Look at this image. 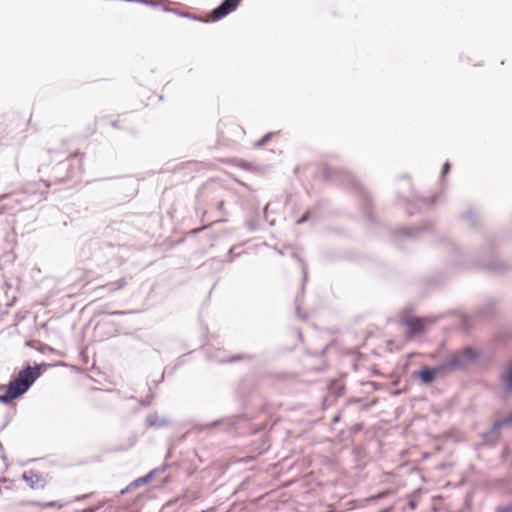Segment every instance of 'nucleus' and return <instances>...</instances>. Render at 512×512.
<instances>
[{
    "instance_id": "nucleus-1",
    "label": "nucleus",
    "mask_w": 512,
    "mask_h": 512,
    "mask_svg": "<svg viewBox=\"0 0 512 512\" xmlns=\"http://www.w3.org/2000/svg\"><path fill=\"white\" fill-rule=\"evenodd\" d=\"M41 376L40 365L26 366L18 373V376L11 380L5 394L0 395V402L9 403L26 393L33 383Z\"/></svg>"
},
{
    "instance_id": "nucleus-2",
    "label": "nucleus",
    "mask_w": 512,
    "mask_h": 512,
    "mask_svg": "<svg viewBox=\"0 0 512 512\" xmlns=\"http://www.w3.org/2000/svg\"><path fill=\"white\" fill-rule=\"evenodd\" d=\"M477 358V353L472 348H464L451 354L448 358L439 364V370L458 371L467 367Z\"/></svg>"
},
{
    "instance_id": "nucleus-3",
    "label": "nucleus",
    "mask_w": 512,
    "mask_h": 512,
    "mask_svg": "<svg viewBox=\"0 0 512 512\" xmlns=\"http://www.w3.org/2000/svg\"><path fill=\"white\" fill-rule=\"evenodd\" d=\"M402 323L406 327L407 337L412 338L424 332L427 321L424 318L408 316L402 320Z\"/></svg>"
},
{
    "instance_id": "nucleus-4",
    "label": "nucleus",
    "mask_w": 512,
    "mask_h": 512,
    "mask_svg": "<svg viewBox=\"0 0 512 512\" xmlns=\"http://www.w3.org/2000/svg\"><path fill=\"white\" fill-rule=\"evenodd\" d=\"M241 0H223L219 6L212 10L213 20H219L235 11Z\"/></svg>"
},
{
    "instance_id": "nucleus-5",
    "label": "nucleus",
    "mask_w": 512,
    "mask_h": 512,
    "mask_svg": "<svg viewBox=\"0 0 512 512\" xmlns=\"http://www.w3.org/2000/svg\"><path fill=\"white\" fill-rule=\"evenodd\" d=\"M510 427H512V412L508 416L504 417L503 419L497 420L493 424L489 434L492 435L494 438H497V437H499L501 431L504 428H510Z\"/></svg>"
},
{
    "instance_id": "nucleus-6",
    "label": "nucleus",
    "mask_w": 512,
    "mask_h": 512,
    "mask_svg": "<svg viewBox=\"0 0 512 512\" xmlns=\"http://www.w3.org/2000/svg\"><path fill=\"white\" fill-rule=\"evenodd\" d=\"M439 370V367L437 369H429L425 368L422 370L414 371L413 377L420 379L423 384H430L435 380L437 371Z\"/></svg>"
},
{
    "instance_id": "nucleus-7",
    "label": "nucleus",
    "mask_w": 512,
    "mask_h": 512,
    "mask_svg": "<svg viewBox=\"0 0 512 512\" xmlns=\"http://www.w3.org/2000/svg\"><path fill=\"white\" fill-rule=\"evenodd\" d=\"M500 382L505 392L512 393V362L501 372Z\"/></svg>"
},
{
    "instance_id": "nucleus-8",
    "label": "nucleus",
    "mask_w": 512,
    "mask_h": 512,
    "mask_svg": "<svg viewBox=\"0 0 512 512\" xmlns=\"http://www.w3.org/2000/svg\"><path fill=\"white\" fill-rule=\"evenodd\" d=\"M170 423L166 417L159 418L156 413H151L146 417V425L151 428H162L168 426Z\"/></svg>"
},
{
    "instance_id": "nucleus-9",
    "label": "nucleus",
    "mask_w": 512,
    "mask_h": 512,
    "mask_svg": "<svg viewBox=\"0 0 512 512\" xmlns=\"http://www.w3.org/2000/svg\"><path fill=\"white\" fill-rule=\"evenodd\" d=\"M23 480L33 489L37 487L39 476L33 471H26L22 476Z\"/></svg>"
},
{
    "instance_id": "nucleus-10",
    "label": "nucleus",
    "mask_w": 512,
    "mask_h": 512,
    "mask_svg": "<svg viewBox=\"0 0 512 512\" xmlns=\"http://www.w3.org/2000/svg\"><path fill=\"white\" fill-rule=\"evenodd\" d=\"M125 284H126V281L124 279H119V280H116L114 282H111V283L105 285L103 288L112 292V291H116V290L123 288L125 286Z\"/></svg>"
},
{
    "instance_id": "nucleus-11",
    "label": "nucleus",
    "mask_w": 512,
    "mask_h": 512,
    "mask_svg": "<svg viewBox=\"0 0 512 512\" xmlns=\"http://www.w3.org/2000/svg\"><path fill=\"white\" fill-rule=\"evenodd\" d=\"M401 233L403 236H406V237H415L416 234L418 233V229H414V228H403L401 230Z\"/></svg>"
},
{
    "instance_id": "nucleus-12",
    "label": "nucleus",
    "mask_w": 512,
    "mask_h": 512,
    "mask_svg": "<svg viewBox=\"0 0 512 512\" xmlns=\"http://www.w3.org/2000/svg\"><path fill=\"white\" fill-rule=\"evenodd\" d=\"M273 135H274V133H272V132L267 133L262 139H260L259 141H257L255 143V146L265 145L272 138Z\"/></svg>"
},
{
    "instance_id": "nucleus-13",
    "label": "nucleus",
    "mask_w": 512,
    "mask_h": 512,
    "mask_svg": "<svg viewBox=\"0 0 512 512\" xmlns=\"http://www.w3.org/2000/svg\"><path fill=\"white\" fill-rule=\"evenodd\" d=\"M42 506L43 507H56L58 509H61L64 506V504L59 503L57 501H49V502L43 503Z\"/></svg>"
},
{
    "instance_id": "nucleus-14",
    "label": "nucleus",
    "mask_w": 512,
    "mask_h": 512,
    "mask_svg": "<svg viewBox=\"0 0 512 512\" xmlns=\"http://www.w3.org/2000/svg\"><path fill=\"white\" fill-rule=\"evenodd\" d=\"M449 170H450V164L448 162H445L442 167L441 176L446 175L449 172Z\"/></svg>"
},
{
    "instance_id": "nucleus-15",
    "label": "nucleus",
    "mask_w": 512,
    "mask_h": 512,
    "mask_svg": "<svg viewBox=\"0 0 512 512\" xmlns=\"http://www.w3.org/2000/svg\"><path fill=\"white\" fill-rule=\"evenodd\" d=\"M310 218V213L307 212L300 219L297 220V224H302Z\"/></svg>"
},
{
    "instance_id": "nucleus-16",
    "label": "nucleus",
    "mask_w": 512,
    "mask_h": 512,
    "mask_svg": "<svg viewBox=\"0 0 512 512\" xmlns=\"http://www.w3.org/2000/svg\"><path fill=\"white\" fill-rule=\"evenodd\" d=\"M152 474H153V471H151V472H150L148 475H146L145 477H142V478L138 479V480H137V483H138V482H142V483L147 482V481L151 478Z\"/></svg>"
},
{
    "instance_id": "nucleus-17",
    "label": "nucleus",
    "mask_w": 512,
    "mask_h": 512,
    "mask_svg": "<svg viewBox=\"0 0 512 512\" xmlns=\"http://www.w3.org/2000/svg\"><path fill=\"white\" fill-rule=\"evenodd\" d=\"M499 512H512V503L510 505H507V506L499 509Z\"/></svg>"
},
{
    "instance_id": "nucleus-18",
    "label": "nucleus",
    "mask_w": 512,
    "mask_h": 512,
    "mask_svg": "<svg viewBox=\"0 0 512 512\" xmlns=\"http://www.w3.org/2000/svg\"><path fill=\"white\" fill-rule=\"evenodd\" d=\"M467 218L470 220L471 224H474V213L472 211L467 213Z\"/></svg>"
},
{
    "instance_id": "nucleus-19",
    "label": "nucleus",
    "mask_w": 512,
    "mask_h": 512,
    "mask_svg": "<svg viewBox=\"0 0 512 512\" xmlns=\"http://www.w3.org/2000/svg\"><path fill=\"white\" fill-rule=\"evenodd\" d=\"M126 312H122V311H115L113 312L112 314H125Z\"/></svg>"
},
{
    "instance_id": "nucleus-20",
    "label": "nucleus",
    "mask_w": 512,
    "mask_h": 512,
    "mask_svg": "<svg viewBox=\"0 0 512 512\" xmlns=\"http://www.w3.org/2000/svg\"><path fill=\"white\" fill-rule=\"evenodd\" d=\"M434 202H435V199H432V200H431V201H429L427 204L432 205Z\"/></svg>"
},
{
    "instance_id": "nucleus-21",
    "label": "nucleus",
    "mask_w": 512,
    "mask_h": 512,
    "mask_svg": "<svg viewBox=\"0 0 512 512\" xmlns=\"http://www.w3.org/2000/svg\"><path fill=\"white\" fill-rule=\"evenodd\" d=\"M180 15H181V16H183V17H188V16H189V15H188V14H186V13H180Z\"/></svg>"
},
{
    "instance_id": "nucleus-22",
    "label": "nucleus",
    "mask_w": 512,
    "mask_h": 512,
    "mask_svg": "<svg viewBox=\"0 0 512 512\" xmlns=\"http://www.w3.org/2000/svg\"><path fill=\"white\" fill-rule=\"evenodd\" d=\"M410 506H411L412 508H414V507H415V503H414L413 501H411V502H410Z\"/></svg>"
},
{
    "instance_id": "nucleus-23",
    "label": "nucleus",
    "mask_w": 512,
    "mask_h": 512,
    "mask_svg": "<svg viewBox=\"0 0 512 512\" xmlns=\"http://www.w3.org/2000/svg\"><path fill=\"white\" fill-rule=\"evenodd\" d=\"M268 205L265 207L264 212L267 213Z\"/></svg>"
}]
</instances>
